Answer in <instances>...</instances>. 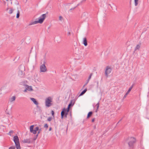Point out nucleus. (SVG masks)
I'll return each instance as SVG.
<instances>
[{
	"mask_svg": "<svg viewBox=\"0 0 149 149\" xmlns=\"http://www.w3.org/2000/svg\"><path fill=\"white\" fill-rule=\"evenodd\" d=\"M128 144L130 149H134L135 148V144L136 140V139L133 137H130L128 138Z\"/></svg>",
	"mask_w": 149,
	"mask_h": 149,
	"instance_id": "nucleus-1",
	"label": "nucleus"
},
{
	"mask_svg": "<svg viewBox=\"0 0 149 149\" xmlns=\"http://www.w3.org/2000/svg\"><path fill=\"white\" fill-rule=\"evenodd\" d=\"M34 125H31L30 127V132L33 133V134H36L37 132L38 131V134L40 133V131H41V128L39 129V127H37L35 128L34 130L33 129Z\"/></svg>",
	"mask_w": 149,
	"mask_h": 149,
	"instance_id": "nucleus-2",
	"label": "nucleus"
},
{
	"mask_svg": "<svg viewBox=\"0 0 149 149\" xmlns=\"http://www.w3.org/2000/svg\"><path fill=\"white\" fill-rule=\"evenodd\" d=\"M13 141L15 142V146L17 149H20L21 147L20 145L19 138L17 135L14 136Z\"/></svg>",
	"mask_w": 149,
	"mask_h": 149,
	"instance_id": "nucleus-3",
	"label": "nucleus"
},
{
	"mask_svg": "<svg viewBox=\"0 0 149 149\" xmlns=\"http://www.w3.org/2000/svg\"><path fill=\"white\" fill-rule=\"evenodd\" d=\"M52 102V98L51 97H49L46 98L45 100L46 106L48 107H50L53 104Z\"/></svg>",
	"mask_w": 149,
	"mask_h": 149,
	"instance_id": "nucleus-4",
	"label": "nucleus"
},
{
	"mask_svg": "<svg viewBox=\"0 0 149 149\" xmlns=\"http://www.w3.org/2000/svg\"><path fill=\"white\" fill-rule=\"evenodd\" d=\"M112 70V69L111 67L109 66H107L106 67L105 71V74L107 78L108 77V74L111 73Z\"/></svg>",
	"mask_w": 149,
	"mask_h": 149,
	"instance_id": "nucleus-5",
	"label": "nucleus"
},
{
	"mask_svg": "<svg viewBox=\"0 0 149 149\" xmlns=\"http://www.w3.org/2000/svg\"><path fill=\"white\" fill-rule=\"evenodd\" d=\"M46 17V14H42L39 18L38 20L39 23L42 24L43 23Z\"/></svg>",
	"mask_w": 149,
	"mask_h": 149,
	"instance_id": "nucleus-6",
	"label": "nucleus"
},
{
	"mask_svg": "<svg viewBox=\"0 0 149 149\" xmlns=\"http://www.w3.org/2000/svg\"><path fill=\"white\" fill-rule=\"evenodd\" d=\"M45 62L44 61L43 64L40 66V72H45L47 71V69L45 65Z\"/></svg>",
	"mask_w": 149,
	"mask_h": 149,
	"instance_id": "nucleus-7",
	"label": "nucleus"
},
{
	"mask_svg": "<svg viewBox=\"0 0 149 149\" xmlns=\"http://www.w3.org/2000/svg\"><path fill=\"white\" fill-rule=\"evenodd\" d=\"M68 111L66 110L65 108H63L61 112V119L63 118V116L64 115L68 114Z\"/></svg>",
	"mask_w": 149,
	"mask_h": 149,
	"instance_id": "nucleus-8",
	"label": "nucleus"
},
{
	"mask_svg": "<svg viewBox=\"0 0 149 149\" xmlns=\"http://www.w3.org/2000/svg\"><path fill=\"white\" fill-rule=\"evenodd\" d=\"M31 138L29 139H24L22 141V142L24 143H32V141L31 140Z\"/></svg>",
	"mask_w": 149,
	"mask_h": 149,
	"instance_id": "nucleus-9",
	"label": "nucleus"
},
{
	"mask_svg": "<svg viewBox=\"0 0 149 149\" xmlns=\"http://www.w3.org/2000/svg\"><path fill=\"white\" fill-rule=\"evenodd\" d=\"M83 43L85 46L87 45V41L86 38L85 37L83 38Z\"/></svg>",
	"mask_w": 149,
	"mask_h": 149,
	"instance_id": "nucleus-10",
	"label": "nucleus"
},
{
	"mask_svg": "<svg viewBox=\"0 0 149 149\" xmlns=\"http://www.w3.org/2000/svg\"><path fill=\"white\" fill-rule=\"evenodd\" d=\"M31 100L35 104L37 105L38 104V102L36 101L35 99L33 98H31Z\"/></svg>",
	"mask_w": 149,
	"mask_h": 149,
	"instance_id": "nucleus-11",
	"label": "nucleus"
},
{
	"mask_svg": "<svg viewBox=\"0 0 149 149\" xmlns=\"http://www.w3.org/2000/svg\"><path fill=\"white\" fill-rule=\"evenodd\" d=\"M93 113V112L92 111L89 112L88 113L87 116V118H90L91 116L92 115Z\"/></svg>",
	"mask_w": 149,
	"mask_h": 149,
	"instance_id": "nucleus-12",
	"label": "nucleus"
},
{
	"mask_svg": "<svg viewBox=\"0 0 149 149\" xmlns=\"http://www.w3.org/2000/svg\"><path fill=\"white\" fill-rule=\"evenodd\" d=\"M39 23L38 20L35 21L30 23L29 24V25H31L33 24H34Z\"/></svg>",
	"mask_w": 149,
	"mask_h": 149,
	"instance_id": "nucleus-13",
	"label": "nucleus"
},
{
	"mask_svg": "<svg viewBox=\"0 0 149 149\" xmlns=\"http://www.w3.org/2000/svg\"><path fill=\"white\" fill-rule=\"evenodd\" d=\"M27 86V88H26V89H27V90L29 91H31L33 90V89L32 88V87L31 86H29L28 85H26Z\"/></svg>",
	"mask_w": 149,
	"mask_h": 149,
	"instance_id": "nucleus-14",
	"label": "nucleus"
},
{
	"mask_svg": "<svg viewBox=\"0 0 149 149\" xmlns=\"http://www.w3.org/2000/svg\"><path fill=\"white\" fill-rule=\"evenodd\" d=\"M72 100H71L70 102V103L69 104L68 106L69 107H72L74 104V102L73 103H72Z\"/></svg>",
	"mask_w": 149,
	"mask_h": 149,
	"instance_id": "nucleus-15",
	"label": "nucleus"
},
{
	"mask_svg": "<svg viewBox=\"0 0 149 149\" xmlns=\"http://www.w3.org/2000/svg\"><path fill=\"white\" fill-rule=\"evenodd\" d=\"M99 104H100L99 102H98L96 105V106L97 107V109H96V110L95 111V112H97L98 110V109L99 107Z\"/></svg>",
	"mask_w": 149,
	"mask_h": 149,
	"instance_id": "nucleus-16",
	"label": "nucleus"
},
{
	"mask_svg": "<svg viewBox=\"0 0 149 149\" xmlns=\"http://www.w3.org/2000/svg\"><path fill=\"white\" fill-rule=\"evenodd\" d=\"M134 85V84H132V85L129 88L128 90L127 91V92H128V93H129L131 91V90L132 88L133 87Z\"/></svg>",
	"mask_w": 149,
	"mask_h": 149,
	"instance_id": "nucleus-17",
	"label": "nucleus"
},
{
	"mask_svg": "<svg viewBox=\"0 0 149 149\" xmlns=\"http://www.w3.org/2000/svg\"><path fill=\"white\" fill-rule=\"evenodd\" d=\"M140 45H137L136 47L135 48L134 50L135 51L137 49H139L140 48Z\"/></svg>",
	"mask_w": 149,
	"mask_h": 149,
	"instance_id": "nucleus-18",
	"label": "nucleus"
},
{
	"mask_svg": "<svg viewBox=\"0 0 149 149\" xmlns=\"http://www.w3.org/2000/svg\"><path fill=\"white\" fill-rule=\"evenodd\" d=\"M51 113L52 114V115L53 117V119H54L55 118V113L54 111L53 110L51 111Z\"/></svg>",
	"mask_w": 149,
	"mask_h": 149,
	"instance_id": "nucleus-19",
	"label": "nucleus"
},
{
	"mask_svg": "<svg viewBox=\"0 0 149 149\" xmlns=\"http://www.w3.org/2000/svg\"><path fill=\"white\" fill-rule=\"evenodd\" d=\"M93 74L92 73H91L90 74L88 77V79L87 80V82H89L90 79H91V76L93 75Z\"/></svg>",
	"mask_w": 149,
	"mask_h": 149,
	"instance_id": "nucleus-20",
	"label": "nucleus"
},
{
	"mask_svg": "<svg viewBox=\"0 0 149 149\" xmlns=\"http://www.w3.org/2000/svg\"><path fill=\"white\" fill-rule=\"evenodd\" d=\"M16 98V97L15 96H13L11 98L10 101L11 102H13V101H14Z\"/></svg>",
	"mask_w": 149,
	"mask_h": 149,
	"instance_id": "nucleus-21",
	"label": "nucleus"
},
{
	"mask_svg": "<svg viewBox=\"0 0 149 149\" xmlns=\"http://www.w3.org/2000/svg\"><path fill=\"white\" fill-rule=\"evenodd\" d=\"M19 10H18L17 11V15H16V18H19Z\"/></svg>",
	"mask_w": 149,
	"mask_h": 149,
	"instance_id": "nucleus-22",
	"label": "nucleus"
},
{
	"mask_svg": "<svg viewBox=\"0 0 149 149\" xmlns=\"http://www.w3.org/2000/svg\"><path fill=\"white\" fill-rule=\"evenodd\" d=\"M135 6H136L138 5L139 0H134Z\"/></svg>",
	"mask_w": 149,
	"mask_h": 149,
	"instance_id": "nucleus-23",
	"label": "nucleus"
},
{
	"mask_svg": "<svg viewBox=\"0 0 149 149\" xmlns=\"http://www.w3.org/2000/svg\"><path fill=\"white\" fill-rule=\"evenodd\" d=\"M129 93H128L127 92L124 95V96L123 99L124 100L125 98H126L127 95L129 94Z\"/></svg>",
	"mask_w": 149,
	"mask_h": 149,
	"instance_id": "nucleus-24",
	"label": "nucleus"
},
{
	"mask_svg": "<svg viewBox=\"0 0 149 149\" xmlns=\"http://www.w3.org/2000/svg\"><path fill=\"white\" fill-rule=\"evenodd\" d=\"M53 118V117H49L48 118H47V120L49 121V122H50L51 121V120H52V119Z\"/></svg>",
	"mask_w": 149,
	"mask_h": 149,
	"instance_id": "nucleus-25",
	"label": "nucleus"
},
{
	"mask_svg": "<svg viewBox=\"0 0 149 149\" xmlns=\"http://www.w3.org/2000/svg\"><path fill=\"white\" fill-rule=\"evenodd\" d=\"M13 11V10L12 8H10V10L9 11V13L11 14L12 13Z\"/></svg>",
	"mask_w": 149,
	"mask_h": 149,
	"instance_id": "nucleus-26",
	"label": "nucleus"
},
{
	"mask_svg": "<svg viewBox=\"0 0 149 149\" xmlns=\"http://www.w3.org/2000/svg\"><path fill=\"white\" fill-rule=\"evenodd\" d=\"M85 93V92L83 90L80 94L79 96H81L84 95Z\"/></svg>",
	"mask_w": 149,
	"mask_h": 149,
	"instance_id": "nucleus-27",
	"label": "nucleus"
},
{
	"mask_svg": "<svg viewBox=\"0 0 149 149\" xmlns=\"http://www.w3.org/2000/svg\"><path fill=\"white\" fill-rule=\"evenodd\" d=\"M48 127V124L47 123L45 124L44 125V127L46 128H47Z\"/></svg>",
	"mask_w": 149,
	"mask_h": 149,
	"instance_id": "nucleus-28",
	"label": "nucleus"
},
{
	"mask_svg": "<svg viewBox=\"0 0 149 149\" xmlns=\"http://www.w3.org/2000/svg\"><path fill=\"white\" fill-rule=\"evenodd\" d=\"M13 132V131L12 130H11L9 132V134H8L9 135L11 136V134Z\"/></svg>",
	"mask_w": 149,
	"mask_h": 149,
	"instance_id": "nucleus-29",
	"label": "nucleus"
},
{
	"mask_svg": "<svg viewBox=\"0 0 149 149\" xmlns=\"http://www.w3.org/2000/svg\"><path fill=\"white\" fill-rule=\"evenodd\" d=\"M15 147L14 146H11L9 147L8 149H15Z\"/></svg>",
	"mask_w": 149,
	"mask_h": 149,
	"instance_id": "nucleus-30",
	"label": "nucleus"
},
{
	"mask_svg": "<svg viewBox=\"0 0 149 149\" xmlns=\"http://www.w3.org/2000/svg\"><path fill=\"white\" fill-rule=\"evenodd\" d=\"M71 107H69L68 106V108L67 109H66L68 111V112L70 111V108Z\"/></svg>",
	"mask_w": 149,
	"mask_h": 149,
	"instance_id": "nucleus-31",
	"label": "nucleus"
},
{
	"mask_svg": "<svg viewBox=\"0 0 149 149\" xmlns=\"http://www.w3.org/2000/svg\"><path fill=\"white\" fill-rule=\"evenodd\" d=\"M5 112H6V113L8 114H10V113H9V112L8 111V109H6V111H5Z\"/></svg>",
	"mask_w": 149,
	"mask_h": 149,
	"instance_id": "nucleus-32",
	"label": "nucleus"
},
{
	"mask_svg": "<svg viewBox=\"0 0 149 149\" xmlns=\"http://www.w3.org/2000/svg\"><path fill=\"white\" fill-rule=\"evenodd\" d=\"M79 4H78L77 6H75V7H74V8H72L71 9H70V10H74V9L77 6H79Z\"/></svg>",
	"mask_w": 149,
	"mask_h": 149,
	"instance_id": "nucleus-33",
	"label": "nucleus"
},
{
	"mask_svg": "<svg viewBox=\"0 0 149 149\" xmlns=\"http://www.w3.org/2000/svg\"><path fill=\"white\" fill-rule=\"evenodd\" d=\"M63 18V17L62 16H60L59 17V20H61V19Z\"/></svg>",
	"mask_w": 149,
	"mask_h": 149,
	"instance_id": "nucleus-34",
	"label": "nucleus"
},
{
	"mask_svg": "<svg viewBox=\"0 0 149 149\" xmlns=\"http://www.w3.org/2000/svg\"><path fill=\"white\" fill-rule=\"evenodd\" d=\"M95 118H93L92 120H91V121L92 123H93L95 121Z\"/></svg>",
	"mask_w": 149,
	"mask_h": 149,
	"instance_id": "nucleus-35",
	"label": "nucleus"
},
{
	"mask_svg": "<svg viewBox=\"0 0 149 149\" xmlns=\"http://www.w3.org/2000/svg\"><path fill=\"white\" fill-rule=\"evenodd\" d=\"M37 138H36V136H35L34 137V138H33V140L35 141V140H36Z\"/></svg>",
	"mask_w": 149,
	"mask_h": 149,
	"instance_id": "nucleus-36",
	"label": "nucleus"
},
{
	"mask_svg": "<svg viewBox=\"0 0 149 149\" xmlns=\"http://www.w3.org/2000/svg\"><path fill=\"white\" fill-rule=\"evenodd\" d=\"M68 35L70 36V31L68 32L67 33Z\"/></svg>",
	"mask_w": 149,
	"mask_h": 149,
	"instance_id": "nucleus-37",
	"label": "nucleus"
},
{
	"mask_svg": "<svg viewBox=\"0 0 149 149\" xmlns=\"http://www.w3.org/2000/svg\"><path fill=\"white\" fill-rule=\"evenodd\" d=\"M68 114H66V115H64L63 116V118L64 117L66 118L67 117V116Z\"/></svg>",
	"mask_w": 149,
	"mask_h": 149,
	"instance_id": "nucleus-38",
	"label": "nucleus"
},
{
	"mask_svg": "<svg viewBox=\"0 0 149 149\" xmlns=\"http://www.w3.org/2000/svg\"><path fill=\"white\" fill-rule=\"evenodd\" d=\"M88 82H87L86 84L84 85L83 86V87H85V86L86 85H87V84L88 83Z\"/></svg>",
	"mask_w": 149,
	"mask_h": 149,
	"instance_id": "nucleus-39",
	"label": "nucleus"
},
{
	"mask_svg": "<svg viewBox=\"0 0 149 149\" xmlns=\"http://www.w3.org/2000/svg\"><path fill=\"white\" fill-rule=\"evenodd\" d=\"M27 89H26H26H25L24 91H23L25 92H26L27 91Z\"/></svg>",
	"mask_w": 149,
	"mask_h": 149,
	"instance_id": "nucleus-40",
	"label": "nucleus"
},
{
	"mask_svg": "<svg viewBox=\"0 0 149 149\" xmlns=\"http://www.w3.org/2000/svg\"><path fill=\"white\" fill-rule=\"evenodd\" d=\"M52 130V127H49V131H51V130Z\"/></svg>",
	"mask_w": 149,
	"mask_h": 149,
	"instance_id": "nucleus-41",
	"label": "nucleus"
},
{
	"mask_svg": "<svg viewBox=\"0 0 149 149\" xmlns=\"http://www.w3.org/2000/svg\"><path fill=\"white\" fill-rule=\"evenodd\" d=\"M84 91L86 93V91H87V88H86L84 90Z\"/></svg>",
	"mask_w": 149,
	"mask_h": 149,
	"instance_id": "nucleus-42",
	"label": "nucleus"
},
{
	"mask_svg": "<svg viewBox=\"0 0 149 149\" xmlns=\"http://www.w3.org/2000/svg\"><path fill=\"white\" fill-rule=\"evenodd\" d=\"M38 134H38V133H37V134L36 135V138H37L38 137Z\"/></svg>",
	"mask_w": 149,
	"mask_h": 149,
	"instance_id": "nucleus-43",
	"label": "nucleus"
},
{
	"mask_svg": "<svg viewBox=\"0 0 149 149\" xmlns=\"http://www.w3.org/2000/svg\"><path fill=\"white\" fill-rule=\"evenodd\" d=\"M22 72H23L22 71H19V74L20 73H21L22 74Z\"/></svg>",
	"mask_w": 149,
	"mask_h": 149,
	"instance_id": "nucleus-44",
	"label": "nucleus"
},
{
	"mask_svg": "<svg viewBox=\"0 0 149 149\" xmlns=\"http://www.w3.org/2000/svg\"><path fill=\"white\" fill-rule=\"evenodd\" d=\"M86 0H82L81 2L82 3V2H84L86 1Z\"/></svg>",
	"mask_w": 149,
	"mask_h": 149,
	"instance_id": "nucleus-45",
	"label": "nucleus"
},
{
	"mask_svg": "<svg viewBox=\"0 0 149 149\" xmlns=\"http://www.w3.org/2000/svg\"><path fill=\"white\" fill-rule=\"evenodd\" d=\"M123 118H121L120 120H119V121L118 122V123L120 122L122 120Z\"/></svg>",
	"mask_w": 149,
	"mask_h": 149,
	"instance_id": "nucleus-46",
	"label": "nucleus"
},
{
	"mask_svg": "<svg viewBox=\"0 0 149 149\" xmlns=\"http://www.w3.org/2000/svg\"><path fill=\"white\" fill-rule=\"evenodd\" d=\"M94 129H95L96 128V126H94Z\"/></svg>",
	"mask_w": 149,
	"mask_h": 149,
	"instance_id": "nucleus-47",
	"label": "nucleus"
},
{
	"mask_svg": "<svg viewBox=\"0 0 149 149\" xmlns=\"http://www.w3.org/2000/svg\"><path fill=\"white\" fill-rule=\"evenodd\" d=\"M8 8H7V10H8Z\"/></svg>",
	"mask_w": 149,
	"mask_h": 149,
	"instance_id": "nucleus-48",
	"label": "nucleus"
},
{
	"mask_svg": "<svg viewBox=\"0 0 149 149\" xmlns=\"http://www.w3.org/2000/svg\"><path fill=\"white\" fill-rule=\"evenodd\" d=\"M119 123H118V122L117 123L116 125H117Z\"/></svg>",
	"mask_w": 149,
	"mask_h": 149,
	"instance_id": "nucleus-49",
	"label": "nucleus"
},
{
	"mask_svg": "<svg viewBox=\"0 0 149 149\" xmlns=\"http://www.w3.org/2000/svg\"><path fill=\"white\" fill-rule=\"evenodd\" d=\"M7 1H8V0H6Z\"/></svg>",
	"mask_w": 149,
	"mask_h": 149,
	"instance_id": "nucleus-50",
	"label": "nucleus"
},
{
	"mask_svg": "<svg viewBox=\"0 0 149 149\" xmlns=\"http://www.w3.org/2000/svg\"><path fill=\"white\" fill-rule=\"evenodd\" d=\"M26 1H27V0H26Z\"/></svg>",
	"mask_w": 149,
	"mask_h": 149,
	"instance_id": "nucleus-51",
	"label": "nucleus"
}]
</instances>
